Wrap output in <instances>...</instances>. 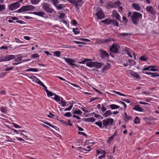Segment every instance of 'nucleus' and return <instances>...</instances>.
I'll use <instances>...</instances> for the list:
<instances>
[{
  "mask_svg": "<svg viewBox=\"0 0 159 159\" xmlns=\"http://www.w3.org/2000/svg\"><path fill=\"white\" fill-rule=\"evenodd\" d=\"M142 17V14L136 11L133 12L132 16H131V20L133 23L135 25H137Z\"/></svg>",
  "mask_w": 159,
  "mask_h": 159,
  "instance_id": "1",
  "label": "nucleus"
},
{
  "mask_svg": "<svg viewBox=\"0 0 159 159\" xmlns=\"http://www.w3.org/2000/svg\"><path fill=\"white\" fill-rule=\"evenodd\" d=\"M103 65V64L101 62L97 61H92V59L90 62L86 63V66H87L91 68L95 67L97 68H100Z\"/></svg>",
  "mask_w": 159,
  "mask_h": 159,
  "instance_id": "2",
  "label": "nucleus"
},
{
  "mask_svg": "<svg viewBox=\"0 0 159 159\" xmlns=\"http://www.w3.org/2000/svg\"><path fill=\"white\" fill-rule=\"evenodd\" d=\"M34 8V6L30 5H27L22 7L21 8L17 10V12L20 13L26 11H31L33 10Z\"/></svg>",
  "mask_w": 159,
  "mask_h": 159,
  "instance_id": "3",
  "label": "nucleus"
},
{
  "mask_svg": "<svg viewBox=\"0 0 159 159\" xmlns=\"http://www.w3.org/2000/svg\"><path fill=\"white\" fill-rule=\"evenodd\" d=\"M113 120L112 118H108L102 121L103 128L107 129V126H110L113 123Z\"/></svg>",
  "mask_w": 159,
  "mask_h": 159,
  "instance_id": "4",
  "label": "nucleus"
},
{
  "mask_svg": "<svg viewBox=\"0 0 159 159\" xmlns=\"http://www.w3.org/2000/svg\"><path fill=\"white\" fill-rule=\"evenodd\" d=\"M14 57V55H7L6 56L1 55L0 56V62L11 60Z\"/></svg>",
  "mask_w": 159,
  "mask_h": 159,
  "instance_id": "5",
  "label": "nucleus"
},
{
  "mask_svg": "<svg viewBox=\"0 0 159 159\" xmlns=\"http://www.w3.org/2000/svg\"><path fill=\"white\" fill-rule=\"evenodd\" d=\"M120 47L119 45L114 43L110 47L109 50L111 52L114 53H117L119 52V48Z\"/></svg>",
  "mask_w": 159,
  "mask_h": 159,
  "instance_id": "6",
  "label": "nucleus"
},
{
  "mask_svg": "<svg viewBox=\"0 0 159 159\" xmlns=\"http://www.w3.org/2000/svg\"><path fill=\"white\" fill-rule=\"evenodd\" d=\"M69 2L74 4L75 7L79 8L83 4L82 0H67Z\"/></svg>",
  "mask_w": 159,
  "mask_h": 159,
  "instance_id": "7",
  "label": "nucleus"
},
{
  "mask_svg": "<svg viewBox=\"0 0 159 159\" xmlns=\"http://www.w3.org/2000/svg\"><path fill=\"white\" fill-rule=\"evenodd\" d=\"M101 57L102 59L108 60L109 58V55L107 51L103 50H100L99 51Z\"/></svg>",
  "mask_w": 159,
  "mask_h": 159,
  "instance_id": "8",
  "label": "nucleus"
},
{
  "mask_svg": "<svg viewBox=\"0 0 159 159\" xmlns=\"http://www.w3.org/2000/svg\"><path fill=\"white\" fill-rule=\"evenodd\" d=\"M44 9L48 12L51 13L54 11V10L51 7V6L47 3H45L43 5Z\"/></svg>",
  "mask_w": 159,
  "mask_h": 159,
  "instance_id": "9",
  "label": "nucleus"
},
{
  "mask_svg": "<svg viewBox=\"0 0 159 159\" xmlns=\"http://www.w3.org/2000/svg\"><path fill=\"white\" fill-rule=\"evenodd\" d=\"M112 16L115 18L117 20L120 22H121L120 16L116 10H113L112 12Z\"/></svg>",
  "mask_w": 159,
  "mask_h": 159,
  "instance_id": "10",
  "label": "nucleus"
},
{
  "mask_svg": "<svg viewBox=\"0 0 159 159\" xmlns=\"http://www.w3.org/2000/svg\"><path fill=\"white\" fill-rule=\"evenodd\" d=\"M126 73L128 74H130L132 76L137 79L139 80L140 78L138 74L131 70H127Z\"/></svg>",
  "mask_w": 159,
  "mask_h": 159,
  "instance_id": "11",
  "label": "nucleus"
},
{
  "mask_svg": "<svg viewBox=\"0 0 159 159\" xmlns=\"http://www.w3.org/2000/svg\"><path fill=\"white\" fill-rule=\"evenodd\" d=\"M14 56L15 57L13 59H15V62H13L12 64L16 65L21 63L22 61V57L19 55L17 56L14 55Z\"/></svg>",
  "mask_w": 159,
  "mask_h": 159,
  "instance_id": "12",
  "label": "nucleus"
},
{
  "mask_svg": "<svg viewBox=\"0 0 159 159\" xmlns=\"http://www.w3.org/2000/svg\"><path fill=\"white\" fill-rule=\"evenodd\" d=\"M19 2H16L10 4L9 5V9L10 10H13L20 7Z\"/></svg>",
  "mask_w": 159,
  "mask_h": 159,
  "instance_id": "13",
  "label": "nucleus"
},
{
  "mask_svg": "<svg viewBox=\"0 0 159 159\" xmlns=\"http://www.w3.org/2000/svg\"><path fill=\"white\" fill-rule=\"evenodd\" d=\"M64 59L67 63L71 66L72 67L74 68V66L75 65V64L73 63L75 62V60L69 58L64 57Z\"/></svg>",
  "mask_w": 159,
  "mask_h": 159,
  "instance_id": "14",
  "label": "nucleus"
},
{
  "mask_svg": "<svg viewBox=\"0 0 159 159\" xmlns=\"http://www.w3.org/2000/svg\"><path fill=\"white\" fill-rule=\"evenodd\" d=\"M98 19H101L104 18V15L101 9L98 10L95 14Z\"/></svg>",
  "mask_w": 159,
  "mask_h": 159,
  "instance_id": "15",
  "label": "nucleus"
},
{
  "mask_svg": "<svg viewBox=\"0 0 159 159\" xmlns=\"http://www.w3.org/2000/svg\"><path fill=\"white\" fill-rule=\"evenodd\" d=\"M146 11L150 14L152 15H155L156 13L155 11L154 10L152 6H148L146 8Z\"/></svg>",
  "mask_w": 159,
  "mask_h": 159,
  "instance_id": "16",
  "label": "nucleus"
},
{
  "mask_svg": "<svg viewBox=\"0 0 159 159\" xmlns=\"http://www.w3.org/2000/svg\"><path fill=\"white\" fill-rule=\"evenodd\" d=\"M91 59H87L83 57H82L80 59V61L78 62V63L84 64L85 63H88L89 62H90Z\"/></svg>",
  "mask_w": 159,
  "mask_h": 159,
  "instance_id": "17",
  "label": "nucleus"
},
{
  "mask_svg": "<svg viewBox=\"0 0 159 159\" xmlns=\"http://www.w3.org/2000/svg\"><path fill=\"white\" fill-rule=\"evenodd\" d=\"M29 78L31 80H32L35 83H37L38 84H39L40 83V82H41V81H40V80L37 78L36 76H34V75H31L29 77Z\"/></svg>",
  "mask_w": 159,
  "mask_h": 159,
  "instance_id": "18",
  "label": "nucleus"
},
{
  "mask_svg": "<svg viewBox=\"0 0 159 159\" xmlns=\"http://www.w3.org/2000/svg\"><path fill=\"white\" fill-rule=\"evenodd\" d=\"M127 54L129 56V57L131 58L132 57V54H133L134 59H136V56L135 53L133 52V51L131 49H129L127 51Z\"/></svg>",
  "mask_w": 159,
  "mask_h": 159,
  "instance_id": "19",
  "label": "nucleus"
},
{
  "mask_svg": "<svg viewBox=\"0 0 159 159\" xmlns=\"http://www.w3.org/2000/svg\"><path fill=\"white\" fill-rule=\"evenodd\" d=\"M57 77L59 79H60V80H62L65 81H66V82H67V83L70 84H71V85H72L74 87L79 88L80 89H79V90H80V89H82V88L79 85H75V84H73V83H71L70 82H68V81H66L65 79L63 78H62V77H61L57 76Z\"/></svg>",
  "mask_w": 159,
  "mask_h": 159,
  "instance_id": "20",
  "label": "nucleus"
},
{
  "mask_svg": "<svg viewBox=\"0 0 159 159\" xmlns=\"http://www.w3.org/2000/svg\"><path fill=\"white\" fill-rule=\"evenodd\" d=\"M32 13L34 15L42 17H43L45 15V13L43 11L34 12H32Z\"/></svg>",
  "mask_w": 159,
  "mask_h": 159,
  "instance_id": "21",
  "label": "nucleus"
},
{
  "mask_svg": "<svg viewBox=\"0 0 159 159\" xmlns=\"http://www.w3.org/2000/svg\"><path fill=\"white\" fill-rule=\"evenodd\" d=\"M133 109L134 110L139 112H143L144 110L142 108L140 107L138 105H135L133 108Z\"/></svg>",
  "mask_w": 159,
  "mask_h": 159,
  "instance_id": "22",
  "label": "nucleus"
},
{
  "mask_svg": "<svg viewBox=\"0 0 159 159\" xmlns=\"http://www.w3.org/2000/svg\"><path fill=\"white\" fill-rule=\"evenodd\" d=\"M101 22L106 25H110L112 23V20L107 19L102 20Z\"/></svg>",
  "mask_w": 159,
  "mask_h": 159,
  "instance_id": "23",
  "label": "nucleus"
},
{
  "mask_svg": "<svg viewBox=\"0 0 159 159\" xmlns=\"http://www.w3.org/2000/svg\"><path fill=\"white\" fill-rule=\"evenodd\" d=\"M132 6L135 10L137 11H139L140 9L139 5L137 3H133L132 4Z\"/></svg>",
  "mask_w": 159,
  "mask_h": 159,
  "instance_id": "24",
  "label": "nucleus"
},
{
  "mask_svg": "<svg viewBox=\"0 0 159 159\" xmlns=\"http://www.w3.org/2000/svg\"><path fill=\"white\" fill-rule=\"evenodd\" d=\"M111 40V38H108L107 39H101L99 40L100 42L102 44H105Z\"/></svg>",
  "mask_w": 159,
  "mask_h": 159,
  "instance_id": "25",
  "label": "nucleus"
},
{
  "mask_svg": "<svg viewBox=\"0 0 159 159\" xmlns=\"http://www.w3.org/2000/svg\"><path fill=\"white\" fill-rule=\"evenodd\" d=\"M54 95L55 97L53 98V99L55 100L56 102H58L59 103H60V97L55 94H54Z\"/></svg>",
  "mask_w": 159,
  "mask_h": 159,
  "instance_id": "26",
  "label": "nucleus"
},
{
  "mask_svg": "<svg viewBox=\"0 0 159 159\" xmlns=\"http://www.w3.org/2000/svg\"><path fill=\"white\" fill-rule=\"evenodd\" d=\"M65 5L62 4H60L59 5H57L56 7L58 10H61L63 8L65 7Z\"/></svg>",
  "mask_w": 159,
  "mask_h": 159,
  "instance_id": "27",
  "label": "nucleus"
},
{
  "mask_svg": "<svg viewBox=\"0 0 159 159\" xmlns=\"http://www.w3.org/2000/svg\"><path fill=\"white\" fill-rule=\"evenodd\" d=\"M132 34L131 33H119L118 34V35L119 37H124L126 35H131Z\"/></svg>",
  "mask_w": 159,
  "mask_h": 159,
  "instance_id": "28",
  "label": "nucleus"
},
{
  "mask_svg": "<svg viewBox=\"0 0 159 159\" xmlns=\"http://www.w3.org/2000/svg\"><path fill=\"white\" fill-rule=\"evenodd\" d=\"M155 67V66H149L147 67L145 66V68L143 70H158L157 69H154V68Z\"/></svg>",
  "mask_w": 159,
  "mask_h": 159,
  "instance_id": "29",
  "label": "nucleus"
},
{
  "mask_svg": "<svg viewBox=\"0 0 159 159\" xmlns=\"http://www.w3.org/2000/svg\"><path fill=\"white\" fill-rule=\"evenodd\" d=\"M110 106L112 110L117 109L120 107V106L114 104H111L110 105Z\"/></svg>",
  "mask_w": 159,
  "mask_h": 159,
  "instance_id": "30",
  "label": "nucleus"
},
{
  "mask_svg": "<svg viewBox=\"0 0 159 159\" xmlns=\"http://www.w3.org/2000/svg\"><path fill=\"white\" fill-rule=\"evenodd\" d=\"M111 114V112L110 110L107 111L103 114V116L105 117H107Z\"/></svg>",
  "mask_w": 159,
  "mask_h": 159,
  "instance_id": "31",
  "label": "nucleus"
},
{
  "mask_svg": "<svg viewBox=\"0 0 159 159\" xmlns=\"http://www.w3.org/2000/svg\"><path fill=\"white\" fill-rule=\"evenodd\" d=\"M146 74L148 75H152V76L151 77H155L157 76H159V74L156 73L148 72L146 73Z\"/></svg>",
  "mask_w": 159,
  "mask_h": 159,
  "instance_id": "32",
  "label": "nucleus"
},
{
  "mask_svg": "<svg viewBox=\"0 0 159 159\" xmlns=\"http://www.w3.org/2000/svg\"><path fill=\"white\" fill-rule=\"evenodd\" d=\"M72 30L73 32L75 34H77L80 33V31L79 29L77 28H73L72 29Z\"/></svg>",
  "mask_w": 159,
  "mask_h": 159,
  "instance_id": "33",
  "label": "nucleus"
},
{
  "mask_svg": "<svg viewBox=\"0 0 159 159\" xmlns=\"http://www.w3.org/2000/svg\"><path fill=\"white\" fill-rule=\"evenodd\" d=\"M41 1V0H31V3L33 5L38 4Z\"/></svg>",
  "mask_w": 159,
  "mask_h": 159,
  "instance_id": "34",
  "label": "nucleus"
},
{
  "mask_svg": "<svg viewBox=\"0 0 159 159\" xmlns=\"http://www.w3.org/2000/svg\"><path fill=\"white\" fill-rule=\"evenodd\" d=\"M86 120L87 122H90L94 121L95 120V119L93 117H91L87 118Z\"/></svg>",
  "mask_w": 159,
  "mask_h": 159,
  "instance_id": "35",
  "label": "nucleus"
},
{
  "mask_svg": "<svg viewBox=\"0 0 159 159\" xmlns=\"http://www.w3.org/2000/svg\"><path fill=\"white\" fill-rule=\"evenodd\" d=\"M51 1L55 7H56L59 2V1L57 0H51Z\"/></svg>",
  "mask_w": 159,
  "mask_h": 159,
  "instance_id": "36",
  "label": "nucleus"
},
{
  "mask_svg": "<svg viewBox=\"0 0 159 159\" xmlns=\"http://www.w3.org/2000/svg\"><path fill=\"white\" fill-rule=\"evenodd\" d=\"M5 9V5L4 4L0 5V13H2L3 10Z\"/></svg>",
  "mask_w": 159,
  "mask_h": 159,
  "instance_id": "37",
  "label": "nucleus"
},
{
  "mask_svg": "<svg viewBox=\"0 0 159 159\" xmlns=\"http://www.w3.org/2000/svg\"><path fill=\"white\" fill-rule=\"evenodd\" d=\"M110 64L107 63L104 67L102 70H107L110 68Z\"/></svg>",
  "mask_w": 159,
  "mask_h": 159,
  "instance_id": "38",
  "label": "nucleus"
},
{
  "mask_svg": "<svg viewBox=\"0 0 159 159\" xmlns=\"http://www.w3.org/2000/svg\"><path fill=\"white\" fill-rule=\"evenodd\" d=\"M46 92L48 96V97L52 96L54 95V94H53L51 92L49 91L48 90H46Z\"/></svg>",
  "mask_w": 159,
  "mask_h": 159,
  "instance_id": "39",
  "label": "nucleus"
},
{
  "mask_svg": "<svg viewBox=\"0 0 159 159\" xmlns=\"http://www.w3.org/2000/svg\"><path fill=\"white\" fill-rule=\"evenodd\" d=\"M139 60L142 61H146L147 60L146 57L145 56H143L139 57Z\"/></svg>",
  "mask_w": 159,
  "mask_h": 159,
  "instance_id": "40",
  "label": "nucleus"
},
{
  "mask_svg": "<svg viewBox=\"0 0 159 159\" xmlns=\"http://www.w3.org/2000/svg\"><path fill=\"white\" fill-rule=\"evenodd\" d=\"M95 124L98 125L100 128H103L102 127V123L101 122H96L95 123Z\"/></svg>",
  "mask_w": 159,
  "mask_h": 159,
  "instance_id": "41",
  "label": "nucleus"
},
{
  "mask_svg": "<svg viewBox=\"0 0 159 159\" xmlns=\"http://www.w3.org/2000/svg\"><path fill=\"white\" fill-rule=\"evenodd\" d=\"M112 23L113 25L115 26H119V23L118 22L115 20H112Z\"/></svg>",
  "mask_w": 159,
  "mask_h": 159,
  "instance_id": "42",
  "label": "nucleus"
},
{
  "mask_svg": "<svg viewBox=\"0 0 159 159\" xmlns=\"http://www.w3.org/2000/svg\"><path fill=\"white\" fill-rule=\"evenodd\" d=\"M73 113L76 114L77 115H81L82 114V112L80 110H77L75 111H74Z\"/></svg>",
  "mask_w": 159,
  "mask_h": 159,
  "instance_id": "43",
  "label": "nucleus"
},
{
  "mask_svg": "<svg viewBox=\"0 0 159 159\" xmlns=\"http://www.w3.org/2000/svg\"><path fill=\"white\" fill-rule=\"evenodd\" d=\"M54 54L57 57H59L61 55V52L60 51H55L54 53Z\"/></svg>",
  "mask_w": 159,
  "mask_h": 159,
  "instance_id": "44",
  "label": "nucleus"
},
{
  "mask_svg": "<svg viewBox=\"0 0 159 159\" xmlns=\"http://www.w3.org/2000/svg\"><path fill=\"white\" fill-rule=\"evenodd\" d=\"M65 14L63 13H61L60 14V15L59 16V18L62 20H63L65 18Z\"/></svg>",
  "mask_w": 159,
  "mask_h": 159,
  "instance_id": "45",
  "label": "nucleus"
},
{
  "mask_svg": "<svg viewBox=\"0 0 159 159\" xmlns=\"http://www.w3.org/2000/svg\"><path fill=\"white\" fill-rule=\"evenodd\" d=\"M140 120L139 118L138 117H136L134 119V123L135 124H138L139 123Z\"/></svg>",
  "mask_w": 159,
  "mask_h": 159,
  "instance_id": "46",
  "label": "nucleus"
},
{
  "mask_svg": "<svg viewBox=\"0 0 159 159\" xmlns=\"http://www.w3.org/2000/svg\"><path fill=\"white\" fill-rule=\"evenodd\" d=\"M77 150L80 151V152H83L84 151H86V149H85V148H83L82 147H78L77 148Z\"/></svg>",
  "mask_w": 159,
  "mask_h": 159,
  "instance_id": "47",
  "label": "nucleus"
},
{
  "mask_svg": "<svg viewBox=\"0 0 159 159\" xmlns=\"http://www.w3.org/2000/svg\"><path fill=\"white\" fill-rule=\"evenodd\" d=\"M132 116H129L128 117L127 116L126 117H125L124 119V120L127 122L129 120H132Z\"/></svg>",
  "mask_w": 159,
  "mask_h": 159,
  "instance_id": "48",
  "label": "nucleus"
},
{
  "mask_svg": "<svg viewBox=\"0 0 159 159\" xmlns=\"http://www.w3.org/2000/svg\"><path fill=\"white\" fill-rule=\"evenodd\" d=\"M75 66H76L78 68L80 69H84L85 68V66H84L80 65L79 64H77V65L75 64V65L74 66V67H75Z\"/></svg>",
  "mask_w": 159,
  "mask_h": 159,
  "instance_id": "49",
  "label": "nucleus"
},
{
  "mask_svg": "<svg viewBox=\"0 0 159 159\" xmlns=\"http://www.w3.org/2000/svg\"><path fill=\"white\" fill-rule=\"evenodd\" d=\"M39 84L42 86L44 88V89L46 92V90H48L47 89V87L42 82H40Z\"/></svg>",
  "mask_w": 159,
  "mask_h": 159,
  "instance_id": "50",
  "label": "nucleus"
},
{
  "mask_svg": "<svg viewBox=\"0 0 159 159\" xmlns=\"http://www.w3.org/2000/svg\"><path fill=\"white\" fill-rule=\"evenodd\" d=\"M113 93H115V94H118L120 96H126L123 94L121 93L118 92L116 91H113L112 92Z\"/></svg>",
  "mask_w": 159,
  "mask_h": 159,
  "instance_id": "51",
  "label": "nucleus"
},
{
  "mask_svg": "<svg viewBox=\"0 0 159 159\" xmlns=\"http://www.w3.org/2000/svg\"><path fill=\"white\" fill-rule=\"evenodd\" d=\"M73 42L77 44H85L86 43L84 42H80L77 41H74Z\"/></svg>",
  "mask_w": 159,
  "mask_h": 159,
  "instance_id": "52",
  "label": "nucleus"
},
{
  "mask_svg": "<svg viewBox=\"0 0 159 159\" xmlns=\"http://www.w3.org/2000/svg\"><path fill=\"white\" fill-rule=\"evenodd\" d=\"M59 104H60L61 106L63 107H65L66 105V102L65 101L60 102Z\"/></svg>",
  "mask_w": 159,
  "mask_h": 159,
  "instance_id": "53",
  "label": "nucleus"
},
{
  "mask_svg": "<svg viewBox=\"0 0 159 159\" xmlns=\"http://www.w3.org/2000/svg\"><path fill=\"white\" fill-rule=\"evenodd\" d=\"M7 73V72H2L0 73V78H3L6 75Z\"/></svg>",
  "mask_w": 159,
  "mask_h": 159,
  "instance_id": "54",
  "label": "nucleus"
},
{
  "mask_svg": "<svg viewBox=\"0 0 159 159\" xmlns=\"http://www.w3.org/2000/svg\"><path fill=\"white\" fill-rule=\"evenodd\" d=\"M64 116L67 117H69L72 116L71 113L70 112L66 113L64 114Z\"/></svg>",
  "mask_w": 159,
  "mask_h": 159,
  "instance_id": "55",
  "label": "nucleus"
},
{
  "mask_svg": "<svg viewBox=\"0 0 159 159\" xmlns=\"http://www.w3.org/2000/svg\"><path fill=\"white\" fill-rule=\"evenodd\" d=\"M39 57V56L38 53L34 54L32 55V57L35 58H38Z\"/></svg>",
  "mask_w": 159,
  "mask_h": 159,
  "instance_id": "56",
  "label": "nucleus"
},
{
  "mask_svg": "<svg viewBox=\"0 0 159 159\" xmlns=\"http://www.w3.org/2000/svg\"><path fill=\"white\" fill-rule=\"evenodd\" d=\"M0 110L2 113H5L6 112L7 110L3 107H1Z\"/></svg>",
  "mask_w": 159,
  "mask_h": 159,
  "instance_id": "57",
  "label": "nucleus"
},
{
  "mask_svg": "<svg viewBox=\"0 0 159 159\" xmlns=\"http://www.w3.org/2000/svg\"><path fill=\"white\" fill-rule=\"evenodd\" d=\"M114 138L113 136H111L109 137L108 138V140H107V142L108 143H110L114 139Z\"/></svg>",
  "mask_w": 159,
  "mask_h": 159,
  "instance_id": "58",
  "label": "nucleus"
},
{
  "mask_svg": "<svg viewBox=\"0 0 159 159\" xmlns=\"http://www.w3.org/2000/svg\"><path fill=\"white\" fill-rule=\"evenodd\" d=\"M12 125H13L14 127L15 128H21V127L19 125L14 123H13L12 124Z\"/></svg>",
  "mask_w": 159,
  "mask_h": 159,
  "instance_id": "59",
  "label": "nucleus"
},
{
  "mask_svg": "<svg viewBox=\"0 0 159 159\" xmlns=\"http://www.w3.org/2000/svg\"><path fill=\"white\" fill-rule=\"evenodd\" d=\"M16 22L21 24H24L25 23V22L24 21L21 20H16Z\"/></svg>",
  "mask_w": 159,
  "mask_h": 159,
  "instance_id": "60",
  "label": "nucleus"
},
{
  "mask_svg": "<svg viewBox=\"0 0 159 159\" xmlns=\"http://www.w3.org/2000/svg\"><path fill=\"white\" fill-rule=\"evenodd\" d=\"M15 41L17 43H22L23 42L21 41L19 39L15 38Z\"/></svg>",
  "mask_w": 159,
  "mask_h": 159,
  "instance_id": "61",
  "label": "nucleus"
},
{
  "mask_svg": "<svg viewBox=\"0 0 159 159\" xmlns=\"http://www.w3.org/2000/svg\"><path fill=\"white\" fill-rule=\"evenodd\" d=\"M122 18L123 22H125L126 23H127L128 20L125 16H123Z\"/></svg>",
  "mask_w": 159,
  "mask_h": 159,
  "instance_id": "62",
  "label": "nucleus"
},
{
  "mask_svg": "<svg viewBox=\"0 0 159 159\" xmlns=\"http://www.w3.org/2000/svg\"><path fill=\"white\" fill-rule=\"evenodd\" d=\"M72 23V25H75L77 24V21L75 20H73L71 21Z\"/></svg>",
  "mask_w": 159,
  "mask_h": 159,
  "instance_id": "63",
  "label": "nucleus"
},
{
  "mask_svg": "<svg viewBox=\"0 0 159 159\" xmlns=\"http://www.w3.org/2000/svg\"><path fill=\"white\" fill-rule=\"evenodd\" d=\"M61 22L65 24L67 26L69 25V23L67 21L65 20H62Z\"/></svg>",
  "mask_w": 159,
  "mask_h": 159,
  "instance_id": "64",
  "label": "nucleus"
}]
</instances>
